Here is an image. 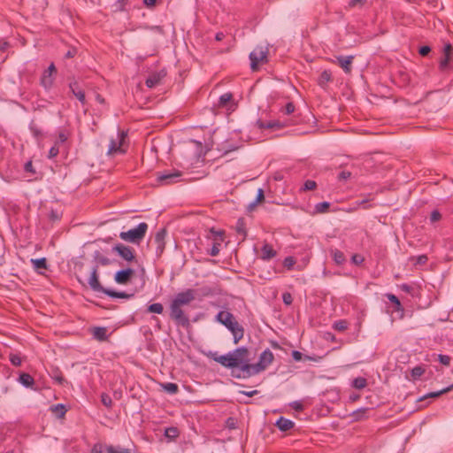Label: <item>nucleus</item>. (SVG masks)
Wrapping results in <instances>:
<instances>
[{
	"mask_svg": "<svg viewBox=\"0 0 453 453\" xmlns=\"http://www.w3.org/2000/svg\"><path fill=\"white\" fill-rule=\"evenodd\" d=\"M50 409H51L52 412L55 413L56 416L59 418H64L67 411V409L65 408V406L63 403H58V404L52 405L50 407Z\"/></svg>",
	"mask_w": 453,
	"mask_h": 453,
	"instance_id": "nucleus-34",
	"label": "nucleus"
},
{
	"mask_svg": "<svg viewBox=\"0 0 453 453\" xmlns=\"http://www.w3.org/2000/svg\"><path fill=\"white\" fill-rule=\"evenodd\" d=\"M164 311L163 304L160 303H155L148 305L147 311L150 313L161 314Z\"/></svg>",
	"mask_w": 453,
	"mask_h": 453,
	"instance_id": "nucleus-39",
	"label": "nucleus"
},
{
	"mask_svg": "<svg viewBox=\"0 0 453 453\" xmlns=\"http://www.w3.org/2000/svg\"><path fill=\"white\" fill-rule=\"evenodd\" d=\"M364 261H365L364 257H363V256H361V255H359V254H354V255L351 257V262H352L354 265H361Z\"/></svg>",
	"mask_w": 453,
	"mask_h": 453,
	"instance_id": "nucleus-55",
	"label": "nucleus"
},
{
	"mask_svg": "<svg viewBox=\"0 0 453 453\" xmlns=\"http://www.w3.org/2000/svg\"><path fill=\"white\" fill-rule=\"evenodd\" d=\"M269 50L267 47L257 46L250 53V68L257 71L260 64L268 62Z\"/></svg>",
	"mask_w": 453,
	"mask_h": 453,
	"instance_id": "nucleus-6",
	"label": "nucleus"
},
{
	"mask_svg": "<svg viewBox=\"0 0 453 453\" xmlns=\"http://www.w3.org/2000/svg\"><path fill=\"white\" fill-rule=\"evenodd\" d=\"M163 76L160 73H151L145 81L146 86L150 88H155L160 83Z\"/></svg>",
	"mask_w": 453,
	"mask_h": 453,
	"instance_id": "nucleus-25",
	"label": "nucleus"
},
{
	"mask_svg": "<svg viewBox=\"0 0 453 453\" xmlns=\"http://www.w3.org/2000/svg\"><path fill=\"white\" fill-rule=\"evenodd\" d=\"M127 134L125 131H119L116 138H111L109 148L107 150L108 156H115L117 154H125L127 152V145L126 140Z\"/></svg>",
	"mask_w": 453,
	"mask_h": 453,
	"instance_id": "nucleus-5",
	"label": "nucleus"
},
{
	"mask_svg": "<svg viewBox=\"0 0 453 453\" xmlns=\"http://www.w3.org/2000/svg\"><path fill=\"white\" fill-rule=\"evenodd\" d=\"M24 170L25 172L27 173H32V174H35V169L34 168L33 166V163L32 161H27L25 165H24Z\"/></svg>",
	"mask_w": 453,
	"mask_h": 453,
	"instance_id": "nucleus-61",
	"label": "nucleus"
},
{
	"mask_svg": "<svg viewBox=\"0 0 453 453\" xmlns=\"http://www.w3.org/2000/svg\"><path fill=\"white\" fill-rule=\"evenodd\" d=\"M180 435V431L176 426H170L165 428V436L169 441H174L176 438H178Z\"/></svg>",
	"mask_w": 453,
	"mask_h": 453,
	"instance_id": "nucleus-33",
	"label": "nucleus"
},
{
	"mask_svg": "<svg viewBox=\"0 0 453 453\" xmlns=\"http://www.w3.org/2000/svg\"><path fill=\"white\" fill-rule=\"evenodd\" d=\"M50 377L59 385L67 383L66 380L63 376L62 372L58 367H55L51 370Z\"/></svg>",
	"mask_w": 453,
	"mask_h": 453,
	"instance_id": "nucleus-28",
	"label": "nucleus"
},
{
	"mask_svg": "<svg viewBox=\"0 0 453 453\" xmlns=\"http://www.w3.org/2000/svg\"><path fill=\"white\" fill-rule=\"evenodd\" d=\"M329 202H321L315 205V212L316 213H325L327 212L330 208Z\"/></svg>",
	"mask_w": 453,
	"mask_h": 453,
	"instance_id": "nucleus-41",
	"label": "nucleus"
},
{
	"mask_svg": "<svg viewBox=\"0 0 453 453\" xmlns=\"http://www.w3.org/2000/svg\"><path fill=\"white\" fill-rule=\"evenodd\" d=\"M453 55V47L450 43H445L442 47L441 57L439 61V69L441 72H447L452 67L450 65V60Z\"/></svg>",
	"mask_w": 453,
	"mask_h": 453,
	"instance_id": "nucleus-9",
	"label": "nucleus"
},
{
	"mask_svg": "<svg viewBox=\"0 0 453 453\" xmlns=\"http://www.w3.org/2000/svg\"><path fill=\"white\" fill-rule=\"evenodd\" d=\"M135 272L130 267L120 269L114 274V280L116 283L120 285H127L131 282Z\"/></svg>",
	"mask_w": 453,
	"mask_h": 453,
	"instance_id": "nucleus-10",
	"label": "nucleus"
},
{
	"mask_svg": "<svg viewBox=\"0 0 453 453\" xmlns=\"http://www.w3.org/2000/svg\"><path fill=\"white\" fill-rule=\"evenodd\" d=\"M235 319H236L234 314L226 311H221L216 315V321L224 325L225 326H228V325H230Z\"/></svg>",
	"mask_w": 453,
	"mask_h": 453,
	"instance_id": "nucleus-19",
	"label": "nucleus"
},
{
	"mask_svg": "<svg viewBox=\"0 0 453 453\" xmlns=\"http://www.w3.org/2000/svg\"><path fill=\"white\" fill-rule=\"evenodd\" d=\"M257 126L259 129H273V120L271 121H263L258 119L257 121Z\"/></svg>",
	"mask_w": 453,
	"mask_h": 453,
	"instance_id": "nucleus-46",
	"label": "nucleus"
},
{
	"mask_svg": "<svg viewBox=\"0 0 453 453\" xmlns=\"http://www.w3.org/2000/svg\"><path fill=\"white\" fill-rule=\"evenodd\" d=\"M226 426L229 429L237 428V420L234 417H229L226 420Z\"/></svg>",
	"mask_w": 453,
	"mask_h": 453,
	"instance_id": "nucleus-50",
	"label": "nucleus"
},
{
	"mask_svg": "<svg viewBox=\"0 0 453 453\" xmlns=\"http://www.w3.org/2000/svg\"><path fill=\"white\" fill-rule=\"evenodd\" d=\"M235 104L233 102V94L228 92L221 95L219 98L218 106L232 109Z\"/></svg>",
	"mask_w": 453,
	"mask_h": 453,
	"instance_id": "nucleus-21",
	"label": "nucleus"
},
{
	"mask_svg": "<svg viewBox=\"0 0 453 453\" xmlns=\"http://www.w3.org/2000/svg\"><path fill=\"white\" fill-rule=\"evenodd\" d=\"M349 326V322L346 319L336 320L333 324V328L338 332L345 331Z\"/></svg>",
	"mask_w": 453,
	"mask_h": 453,
	"instance_id": "nucleus-37",
	"label": "nucleus"
},
{
	"mask_svg": "<svg viewBox=\"0 0 453 453\" xmlns=\"http://www.w3.org/2000/svg\"><path fill=\"white\" fill-rule=\"evenodd\" d=\"M336 60L334 63L339 65V66L344 71L345 73H350L352 71V63L355 58L354 56H337Z\"/></svg>",
	"mask_w": 453,
	"mask_h": 453,
	"instance_id": "nucleus-15",
	"label": "nucleus"
},
{
	"mask_svg": "<svg viewBox=\"0 0 453 453\" xmlns=\"http://www.w3.org/2000/svg\"><path fill=\"white\" fill-rule=\"evenodd\" d=\"M18 381L25 388H31L35 391H39V388L35 387V379L29 373L21 372L18 378Z\"/></svg>",
	"mask_w": 453,
	"mask_h": 453,
	"instance_id": "nucleus-17",
	"label": "nucleus"
},
{
	"mask_svg": "<svg viewBox=\"0 0 453 453\" xmlns=\"http://www.w3.org/2000/svg\"><path fill=\"white\" fill-rule=\"evenodd\" d=\"M273 359L274 356L269 349L264 350L259 356L258 362L256 363L259 372L265 371L273 363Z\"/></svg>",
	"mask_w": 453,
	"mask_h": 453,
	"instance_id": "nucleus-12",
	"label": "nucleus"
},
{
	"mask_svg": "<svg viewBox=\"0 0 453 453\" xmlns=\"http://www.w3.org/2000/svg\"><path fill=\"white\" fill-rule=\"evenodd\" d=\"M261 259L265 261L273 258L277 255L276 250H274L272 245L268 243L263 245L261 248Z\"/></svg>",
	"mask_w": 453,
	"mask_h": 453,
	"instance_id": "nucleus-23",
	"label": "nucleus"
},
{
	"mask_svg": "<svg viewBox=\"0 0 453 453\" xmlns=\"http://www.w3.org/2000/svg\"><path fill=\"white\" fill-rule=\"evenodd\" d=\"M161 387L164 388V390L169 394L174 395L177 394L179 391V387L176 383L173 382H167L161 384Z\"/></svg>",
	"mask_w": 453,
	"mask_h": 453,
	"instance_id": "nucleus-38",
	"label": "nucleus"
},
{
	"mask_svg": "<svg viewBox=\"0 0 453 453\" xmlns=\"http://www.w3.org/2000/svg\"><path fill=\"white\" fill-rule=\"evenodd\" d=\"M281 111L288 115L293 113L295 111V104L292 102L288 103Z\"/></svg>",
	"mask_w": 453,
	"mask_h": 453,
	"instance_id": "nucleus-54",
	"label": "nucleus"
},
{
	"mask_svg": "<svg viewBox=\"0 0 453 453\" xmlns=\"http://www.w3.org/2000/svg\"><path fill=\"white\" fill-rule=\"evenodd\" d=\"M249 349L240 347L224 355L210 352L208 357L223 367L231 370V376L235 379H249L259 372L256 364H251L249 358Z\"/></svg>",
	"mask_w": 453,
	"mask_h": 453,
	"instance_id": "nucleus-1",
	"label": "nucleus"
},
{
	"mask_svg": "<svg viewBox=\"0 0 453 453\" xmlns=\"http://www.w3.org/2000/svg\"><path fill=\"white\" fill-rule=\"evenodd\" d=\"M53 82L54 79L51 74L45 73H42L40 83L45 89H50L52 87Z\"/></svg>",
	"mask_w": 453,
	"mask_h": 453,
	"instance_id": "nucleus-32",
	"label": "nucleus"
},
{
	"mask_svg": "<svg viewBox=\"0 0 453 453\" xmlns=\"http://www.w3.org/2000/svg\"><path fill=\"white\" fill-rule=\"evenodd\" d=\"M424 371L425 370L421 366H416L412 369L411 375L414 379H416L418 377H420L423 374Z\"/></svg>",
	"mask_w": 453,
	"mask_h": 453,
	"instance_id": "nucleus-57",
	"label": "nucleus"
},
{
	"mask_svg": "<svg viewBox=\"0 0 453 453\" xmlns=\"http://www.w3.org/2000/svg\"><path fill=\"white\" fill-rule=\"evenodd\" d=\"M332 73L329 70H324L320 75L318 78V85L322 88H326L327 86V83L332 81Z\"/></svg>",
	"mask_w": 453,
	"mask_h": 453,
	"instance_id": "nucleus-24",
	"label": "nucleus"
},
{
	"mask_svg": "<svg viewBox=\"0 0 453 453\" xmlns=\"http://www.w3.org/2000/svg\"><path fill=\"white\" fill-rule=\"evenodd\" d=\"M68 86L72 94L81 102L82 105H85L86 96L84 89L81 83L75 79H72Z\"/></svg>",
	"mask_w": 453,
	"mask_h": 453,
	"instance_id": "nucleus-13",
	"label": "nucleus"
},
{
	"mask_svg": "<svg viewBox=\"0 0 453 453\" xmlns=\"http://www.w3.org/2000/svg\"><path fill=\"white\" fill-rule=\"evenodd\" d=\"M317 187V183L316 181L312 180H307L304 184H303V190H313L315 189Z\"/></svg>",
	"mask_w": 453,
	"mask_h": 453,
	"instance_id": "nucleus-52",
	"label": "nucleus"
},
{
	"mask_svg": "<svg viewBox=\"0 0 453 453\" xmlns=\"http://www.w3.org/2000/svg\"><path fill=\"white\" fill-rule=\"evenodd\" d=\"M351 173L349 171H342L338 175V180H346L350 178Z\"/></svg>",
	"mask_w": 453,
	"mask_h": 453,
	"instance_id": "nucleus-63",
	"label": "nucleus"
},
{
	"mask_svg": "<svg viewBox=\"0 0 453 453\" xmlns=\"http://www.w3.org/2000/svg\"><path fill=\"white\" fill-rule=\"evenodd\" d=\"M235 231L237 234H241L242 236V241H244L247 237V229H246V223L245 219L243 218H239L236 226H235Z\"/></svg>",
	"mask_w": 453,
	"mask_h": 453,
	"instance_id": "nucleus-27",
	"label": "nucleus"
},
{
	"mask_svg": "<svg viewBox=\"0 0 453 453\" xmlns=\"http://www.w3.org/2000/svg\"><path fill=\"white\" fill-rule=\"evenodd\" d=\"M148 228V224L146 222H142L134 228L120 232L119 238L130 243L140 244V242L144 239Z\"/></svg>",
	"mask_w": 453,
	"mask_h": 453,
	"instance_id": "nucleus-4",
	"label": "nucleus"
},
{
	"mask_svg": "<svg viewBox=\"0 0 453 453\" xmlns=\"http://www.w3.org/2000/svg\"><path fill=\"white\" fill-rule=\"evenodd\" d=\"M401 289L403 290L404 292H407L412 296H414L415 294V288L411 286V285H408V284H403L401 285Z\"/></svg>",
	"mask_w": 453,
	"mask_h": 453,
	"instance_id": "nucleus-64",
	"label": "nucleus"
},
{
	"mask_svg": "<svg viewBox=\"0 0 453 453\" xmlns=\"http://www.w3.org/2000/svg\"><path fill=\"white\" fill-rule=\"evenodd\" d=\"M200 291L203 296H208L214 294L210 287H203L199 290L188 288L185 291L178 293L170 304V318L177 326L188 328L190 321L188 315L185 314L182 307L189 304L196 299V292Z\"/></svg>",
	"mask_w": 453,
	"mask_h": 453,
	"instance_id": "nucleus-2",
	"label": "nucleus"
},
{
	"mask_svg": "<svg viewBox=\"0 0 453 453\" xmlns=\"http://www.w3.org/2000/svg\"><path fill=\"white\" fill-rule=\"evenodd\" d=\"M167 235V231L165 228L159 229L155 236L154 242L156 244V255L157 257H160L165 249V237Z\"/></svg>",
	"mask_w": 453,
	"mask_h": 453,
	"instance_id": "nucleus-11",
	"label": "nucleus"
},
{
	"mask_svg": "<svg viewBox=\"0 0 453 453\" xmlns=\"http://www.w3.org/2000/svg\"><path fill=\"white\" fill-rule=\"evenodd\" d=\"M94 258L96 261L97 264L101 265H109L111 264V260L108 258L107 257H104L102 255L98 250L94 253Z\"/></svg>",
	"mask_w": 453,
	"mask_h": 453,
	"instance_id": "nucleus-36",
	"label": "nucleus"
},
{
	"mask_svg": "<svg viewBox=\"0 0 453 453\" xmlns=\"http://www.w3.org/2000/svg\"><path fill=\"white\" fill-rule=\"evenodd\" d=\"M295 264H296L295 257H290V256L285 257V259L283 260V266L288 270L292 269L293 266L295 265Z\"/></svg>",
	"mask_w": 453,
	"mask_h": 453,
	"instance_id": "nucleus-49",
	"label": "nucleus"
},
{
	"mask_svg": "<svg viewBox=\"0 0 453 453\" xmlns=\"http://www.w3.org/2000/svg\"><path fill=\"white\" fill-rule=\"evenodd\" d=\"M31 263L33 265L34 269L40 273L41 270L48 269V263L45 257L32 258Z\"/></svg>",
	"mask_w": 453,
	"mask_h": 453,
	"instance_id": "nucleus-26",
	"label": "nucleus"
},
{
	"mask_svg": "<svg viewBox=\"0 0 453 453\" xmlns=\"http://www.w3.org/2000/svg\"><path fill=\"white\" fill-rule=\"evenodd\" d=\"M76 278L79 283L82 285V287H88L94 292L104 293L111 298L132 299L134 296V293L116 291L114 289L104 288L99 280L98 265H96L91 268L90 276L87 281L83 280V279L79 275H77Z\"/></svg>",
	"mask_w": 453,
	"mask_h": 453,
	"instance_id": "nucleus-3",
	"label": "nucleus"
},
{
	"mask_svg": "<svg viewBox=\"0 0 453 453\" xmlns=\"http://www.w3.org/2000/svg\"><path fill=\"white\" fill-rule=\"evenodd\" d=\"M210 233L214 236L215 241L223 242L225 233L222 230L217 231L213 227L211 228Z\"/></svg>",
	"mask_w": 453,
	"mask_h": 453,
	"instance_id": "nucleus-47",
	"label": "nucleus"
},
{
	"mask_svg": "<svg viewBox=\"0 0 453 453\" xmlns=\"http://www.w3.org/2000/svg\"><path fill=\"white\" fill-rule=\"evenodd\" d=\"M101 403L103 405H104L106 408L111 409L112 406V400L111 396L106 393H102L100 395Z\"/></svg>",
	"mask_w": 453,
	"mask_h": 453,
	"instance_id": "nucleus-43",
	"label": "nucleus"
},
{
	"mask_svg": "<svg viewBox=\"0 0 453 453\" xmlns=\"http://www.w3.org/2000/svg\"><path fill=\"white\" fill-rule=\"evenodd\" d=\"M290 406L296 411H303V404L301 402L295 401L290 403Z\"/></svg>",
	"mask_w": 453,
	"mask_h": 453,
	"instance_id": "nucleus-59",
	"label": "nucleus"
},
{
	"mask_svg": "<svg viewBox=\"0 0 453 453\" xmlns=\"http://www.w3.org/2000/svg\"><path fill=\"white\" fill-rule=\"evenodd\" d=\"M93 337L99 342L108 340L107 328L104 326H96L91 330Z\"/></svg>",
	"mask_w": 453,
	"mask_h": 453,
	"instance_id": "nucleus-22",
	"label": "nucleus"
},
{
	"mask_svg": "<svg viewBox=\"0 0 453 453\" xmlns=\"http://www.w3.org/2000/svg\"><path fill=\"white\" fill-rule=\"evenodd\" d=\"M331 255L333 257L334 261L338 265H342L346 261L344 253L339 250H331Z\"/></svg>",
	"mask_w": 453,
	"mask_h": 453,
	"instance_id": "nucleus-31",
	"label": "nucleus"
},
{
	"mask_svg": "<svg viewBox=\"0 0 453 453\" xmlns=\"http://www.w3.org/2000/svg\"><path fill=\"white\" fill-rule=\"evenodd\" d=\"M226 327L232 333L234 344H237L243 338L244 328L236 319Z\"/></svg>",
	"mask_w": 453,
	"mask_h": 453,
	"instance_id": "nucleus-14",
	"label": "nucleus"
},
{
	"mask_svg": "<svg viewBox=\"0 0 453 453\" xmlns=\"http://www.w3.org/2000/svg\"><path fill=\"white\" fill-rule=\"evenodd\" d=\"M112 251L117 253L123 260L127 263L136 261L135 250L134 248L123 243H117L112 247Z\"/></svg>",
	"mask_w": 453,
	"mask_h": 453,
	"instance_id": "nucleus-8",
	"label": "nucleus"
},
{
	"mask_svg": "<svg viewBox=\"0 0 453 453\" xmlns=\"http://www.w3.org/2000/svg\"><path fill=\"white\" fill-rule=\"evenodd\" d=\"M49 219L52 222L58 221L61 219V213H59L57 210L51 209L49 214Z\"/></svg>",
	"mask_w": 453,
	"mask_h": 453,
	"instance_id": "nucleus-51",
	"label": "nucleus"
},
{
	"mask_svg": "<svg viewBox=\"0 0 453 453\" xmlns=\"http://www.w3.org/2000/svg\"><path fill=\"white\" fill-rule=\"evenodd\" d=\"M221 242H219V241H215L214 240V242L212 244V247L211 249L208 251V254L211 255V257H216L219 255V247L221 245Z\"/></svg>",
	"mask_w": 453,
	"mask_h": 453,
	"instance_id": "nucleus-44",
	"label": "nucleus"
},
{
	"mask_svg": "<svg viewBox=\"0 0 453 453\" xmlns=\"http://www.w3.org/2000/svg\"><path fill=\"white\" fill-rule=\"evenodd\" d=\"M366 411H367V409H360V410L354 411L352 414L354 420H356V421L361 420L364 418Z\"/></svg>",
	"mask_w": 453,
	"mask_h": 453,
	"instance_id": "nucleus-53",
	"label": "nucleus"
},
{
	"mask_svg": "<svg viewBox=\"0 0 453 453\" xmlns=\"http://www.w3.org/2000/svg\"><path fill=\"white\" fill-rule=\"evenodd\" d=\"M157 184L165 186L175 183L178 179L181 176V172L179 170L157 172L156 173Z\"/></svg>",
	"mask_w": 453,
	"mask_h": 453,
	"instance_id": "nucleus-7",
	"label": "nucleus"
},
{
	"mask_svg": "<svg viewBox=\"0 0 453 453\" xmlns=\"http://www.w3.org/2000/svg\"><path fill=\"white\" fill-rule=\"evenodd\" d=\"M429 224L434 230L441 228L443 221V214L437 208L431 211L428 216Z\"/></svg>",
	"mask_w": 453,
	"mask_h": 453,
	"instance_id": "nucleus-16",
	"label": "nucleus"
},
{
	"mask_svg": "<svg viewBox=\"0 0 453 453\" xmlns=\"http://www.w3.org/2000/svg\"><path fill=\"white\" fill-rule=\"evenodd\" d=\"M9 360L14 366H20L22 364L21 357L17 354H10Z\"/></svg>",
	"mask_w": 453,
	"mask_h": 453,
	"instance_id": "nucleus-48",
	"label": "nucleus"
},
{
	"mask_svg": "<svg viewBox=\"0 0 453 453\" xmlns=\"http://www.w3.org/2000/svg\"><path fill=\"white\" fill-rule=\"evenodd\" d=\"M366 3H367L366 0H349L347 7L349 9H353L357 6L362 8L366 4Z\"/></svg>",
	"mask_w": 453,
	"mask_h": 453,
	"instance_id": "nucleus-45",
	"label": "nucleus"
},
{
	"mask_svg": "<svg viewBox=\"0 0 453 453\" xmlns=\"http://www.w3.org/2000/svg\"><path fill=\"white\" fill-rule=\"evenodd\" d=\"M273 129L279 130L288 126L285 121L273 120Z\"/></svg>",
	"mask_w": 453,
	"mask_h": 453,
	"instance_id": "nucleus-62",
	"label": "nucleus"
},
{
	"mask_svg": "<svg viewBox=\"0 0 453 453\" xmlns=\"http://www.w3.org/2000/svg\"><path fill=\"white\" fill-rule=\"evenodd\" d=\"M367 380L364 377H357L353 380L352 381V387L357 389H363L366 387Z\"/></svg>",
	"mask_w": 453,
	"mask_h": 453,
	"instance_id": "nucleus-40",
	"label": "nucleus"
},
{
	"mask_svg": "<svg viewBox=\"0 0 453 453\" xmlns=\"http://www.w3.org/2000/svg\"><path fill=\"white\" fill-rule=\"evenodd\" d=\"M29 129L36 139H40L42 137V131L34 121L30 123Z\"/></svg>",
	"mask_w": 453,
	"mask_h": 453,
	"instance_id": "nucleus-42",
	"label": "nucleus"
},
{
	"mask_svg": "<svg viewBox=\"0 0 453 453\" xmlns=\"http://www.w3.org/2000/svg\"><path fill=\"white\" fill-rule=\"evenodd\" d=\"M452 390H453V383L450 384L449 386L442 388H441L439 390L426 393V399H428V398H437V397L441 396V395L446 394V393H448L449 391H452Z\"/></svg>",
	"mask_w": 453,
	"mask_h": 453,
	"instance_id": "nucleus-29",
	"label": "nucleus"
},
{
	"mask_svg": "<svg viewBox=\"0 0 453 453\" xmlns=\"http://www.w3.org/2000/svg\"><path fill=\"white\" fill-rule=\"evenodd\" d=\"M78 50L75 47H70L68 50L65 53V58H73L77 54Z\"/></svg>",
	"mask_w": 453,
	"mask_h": 453,
	"instance_id": "nucleus-56",
	"label": "nucleus"
},
{
	"mask_svg": "<svg viewBox=\"0 0 453 453\" xmlns=\"http://www.w3.org/2000/svg\"><path fill=\"white\" fill-rule=\"evenodd\" d=\"M385 296L393 303L394 311H403L401 302L395 295L391 294V293H387L385 295Z\"/></svg>",
	"mask_w": 453,
	"mask_h": 453,
	"instance_id": "nucleus-30",
	"label": "nucleus"
},
{
	"mask_svg": "<svg viewBox=\"0 0 453 453\" xmlns=\"http://www.w3.org/2000/svg\"><path fill=\"white\" fill-rule=\"evenodd\" d=\"M275 426L278 427L279 430L282 432H288L295 426V423L288 418L280 417L277 419Z\"/></svg>",
	"mask_w": 453,
	"mask_h": 453,
	"instance_id": "nucleus-20",
	"label": "nucleus"
},
{
	"mask_svg": "<svg viewBox=\"0 0 453 453\" xmlns=\"http://www.w3.org/2000/svg\"><path fill=\"white\" fill-rule=\"evenodd\" d=\"M107 453H135L134 449H124L121 447H114L112 445H109L106 447Z\"/></svg>",
	"mask_w": 453,
	"mask_h": 453,
	"instance_id": "nucleus-35",
	"label": "nucleus"
},
{
	"mask_svg": "<svg viewBox=\"0 0 453 453\" xmlns=\"http://www.w3.org/2000/svg\"><path fill=\"white\" fill-rule=\"evenodd\" d=\"M59 153V149L57 145L52 146L49 150V158L57 157Z\"/></svg>",
	"mask_w": 453,
	"mask_h": 453,
	"instance_id": "nucleus-60",
	"label": "nucleus"
},
{
	"mask_svg": "<svg viewBox=\"0 0 453 453\" xmlns=\"http://www.w3.org/2000/svg\"><path fill=\"white\" fill-rule=\"evenodd\" d=\"M451 357L449 355L433 353L426 357V362L432 363L438 361L441 365L449 367L451 364Z\"/></svg>",
	"mask_w": 453,
	"mask_h": 453,
	"instance_id": "nucleus-18",
	"label": "nucleus"
},
{
	"mask_svg": "<svg viewBox=\"0 0 453 453\" xmlns=\"http://www.w3.org/2000/svg\"><path fill=\"white\" fill-rule=\"evenodd\" d=\"M282 301L286 305H290L293 303L292 295L288 292L283 293Z\"/></svg>",
	"mask_w": 453,
	"mask_h": 453,
	"instance_id": "nucleus-58",
	"label": "nucleus"
}]
</instances>
